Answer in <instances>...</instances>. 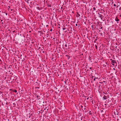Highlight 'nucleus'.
Segmentation results:
<instances>
[{
    "label": "nucleus",
    "instance_id": "1",
    "mask_svg": "<svg viewBox=\"0 0 121 121\" xmlns=\"http://www.w3.org/2000/svg\"><path fill=\"white\" fill-rule=\"evenodd\" d=\"M101 86V85L100 84L99 85V87H98V90H99V92L100 93H101L102 92V89H103V88H104V86H103V87H102L101 88H101H100V86ZM101 86H102V84L101 85Z\"/></svg>",
    "mask_w": 121,
    "mask_h": 121
},
{
    "label": "nucleus",
    "instance_id": "2",
    "mask_svg": "<svg viewBox=\"0 0 121 121\" xmlns=\"http://www.w3.org/2000/svg\"><path fill=\"white\" fill-rule=\"evenodd\" d=\"M14 78H13V76H11V77H10V79L12 81H14V80L15 81H16L17 79L16 76H15V77H14Z\"/></svg>",
    "mask_w": 121,
    "mask_h": 121
},
{
    "label": "nucleus",
    "instance_id": "3",
    "mask_svg": "<svg viewBox=\"0 0 121 121\" xmlns=\"http://www.w3.org/2000/svg\"><path fill=\"white\" fill-rule=\"evenodd\" d=\"M102 13L101 12L100 13H98L99 17L100 18L101 20L104 17V16L101 14Z\"/></svg>",
    "mask_w": 121,
    "mask_h": 121
},
{
    "label": "nucleus",
    "instance_id": "4",
    "mask_svg": "<svg viewBox=\"0 0 121 121\" xmlns=\"http://www.w3.org/2000/svg\"><path fill=\"white\" fill-rule=\"evenodd\" d=\"M111 60H112V61H111L112 64L113 65H115V63H116V60H112V59H111Z\"/></svg>",
    "mask_w": 121,
    "mask_h": 121
},
{
    "label": "nucleus",
    "instance_id": "5",
    "mask_svg": "<svg viewBox=\"0 0 121 121\" xmlns=\"http://www.w3.org/2000/svg\"><path fill=\"white\" fill-rule=\"evenodd\" d=\"M35 95L37 99H40V96L39 95H37V94H35Z\"/></svg>",
    "mask_w": 121,
    "mask_h": 121
},
{
    "label": "nucleus",
    "instance_id": "6",
    "mask_svg": "<svg viewBox=\"0 0 121 121\" xmlns=\"http://www.w3.org/2000/svg\"><path fill=\"white\" fill-rule=\"evenodd\" d=\"M8 65H4V69L5 70H6V67H8ZM10 68V67H8V68Z\"/></svg>",
    "mask_w": 121,
    "mask_h": 121
},
{
    "label": "nucleus",
    "instance_id": "7",
    "mask_svg": "<svg viewBox=\"0 0 121 121\" xmlns=\"http://www.w3.org/2000/svg\"><path fill=\"white\" fill-rule=\"evenodd\" d=\"M103 99L104 100H106L107 99V98L106 95H104L103 97Z\"/></svg>",
    "mask_w": 121,
    "mask_h": 121
},
{
    "label": "nucleus",
    "instance_id": "8",
    "mask_svg": "<svg viewBox=\"0 0 121 121\" xmlns=\"http://www.w3.org/2000/svg\"><path fill=\"white\" fill-rule=\"evenodd\" d=\"M95 26L94 25H92L91 26V27L92 29V30H95Z\"/></svg>",
    "mask_w": 121,
    "mask_h": 121
},
{
    "label": "nucleus",
    "instance_id": "9",
    "mask_svg": "<svg viewBox=\"0 0 121 121\" xmlns=\"http://www.w3.org/2000/svg\"><path fill=\"white\" fill-rule=\"evenodd\" d=\"M62 29L63 30H65V32H67V30H66V28L65 27H64L62 28Z\"/></svg>",
    "mask_w": 121,
    "mask_h": 121
},
{
    "label": "nucleus",
    "instance_id": "10",
    "mask_svg": "<svg viewBox=\"0 0 121 121\" xmlns=\"http://www.w3.org/2000/svg\"><path fill=\"white\" fill-rule=\"evenodd\" d=\"M115 20L117 22H118L119 21V19H118L117 17H116L115 19Z\"/></svg>",
    "mask_w": 121,
    "mask_h": 121
},
{
    "label": "nucleus",
    "instance_id": "11",
    "mask_svg": "<svg viewBox=\"0 0 121 121\" xmlns=\"http://www.w3.org/2000/svg\"><path fill=\"white\" fill-rule=\"evenodd\" d=\"M65 56H67V59L68 60H69V59H70V56H69V55H66Z\"/></svg>",
    "mask_w": 121,
    "mask_h": 121
},
{
    "label": "nucleus",
    "instance_id": "12",
    "mask_svg": "<svg viewBox=\"0 0 121 121\" xmlns=\"http://www.w3.org/2000/svg\"><path fill=\"white\" fill-rule=\"evenodd\" d=\"M80 16V14L78 13H77L76 14V17H78Z\"/></svg>",
    "mask_w": 121,
    "mask_h": 121
},
{
    "label": "nucleus",
    "instance_id": "13",
    "mask_svg": "<svg viewBox=\"0 0 121 121\" xmlns=\"http://www.w3.org/2000/svg\"><path fill=\"white\" fill-rule=\"evenodd\" d=\"M10 90H12L14 92H15L16 93L17 92V90H13V89H10Z\"/></svg>",
    "mask_w": 121,
    "mask_h": 121
},
{
    "label": "nucleus",
    "instance_id": "14",
    "mask_svg": "<svg viewBox=\"0 0 121 121\" xmlns=\"http://www.w3.org/2000/svg\"><path fill=\"white\" fill-rule=\"evenodd\" d=\"M2 60L0 59V65H1L2 64Z\"/></svg>",
    "mask_w": 121,
    "mask_h": 121
},
{
    "label": "nucleus",
    "instance_id": "15",
    "mask_svg": "<svg viewBox=\"0 0 121 121\" xmlns=\"http://www.w3.org/2000/svg\"><path fill=\"white\" fill-rule=\"evenodd\" d=\"M98 78L97 77H95L94 78V79H93V80L94 81H95V79H97Z\"/></svg>",
    "mask_w": 121,
    "mask_h": 121
},
{
    "label": "nucleus",
    "instance_id": "16",
    "mask_svg": "<svg viewBox=\"0 0 121 121\" xmlns=\"http://www.w3.org/2000/svg\"><path fill=\"white\" fill-rule=\"evenodd\" d=\"M36 8L38 10H40L41 9L39 7H37Z\"/></svg>",
    "mask_w": 121,
    "mask_h": 121
},
{
    "label": "nucleus",
    "instance_id": "17",
    "mask_svg": "<svg viewBox=\"0 0 121 121\" xmlns=\"http://www.w3.org/2000/svg\"><path fill=\"white\" fill-rule=\"evenodd\" d=\"M35 83L37 85H38V86H39V83H38L37 82H36Z\"/></svg>",
    "mask_w": 121,
    "mask_h": 121
},
{
    "label": "nucleus",
    "instance_id": "18",
    "mask_svg": "<svg viewBox=\"0 0 121 121\" xmlns=\"http://www.w3.org/2000/svg\"><path fill=\"white\" fill-rule=\"evenodd\" d=\"M106 95V96L107 98V99H108V98H109V95H107V94Z\"/></svg>",
    "mask_w": 121,
    "mask_h": 121
},
{
    "label": "nucleus",
    "instance_id": "19",
    "mask_svg": "<svg viewBox=\"0 0 121 121\" xmlns=\"http://www.w3.org/2000/svg\"><path fill=\"white\" fill-rule=\"evenodd\" d=\"M95 47L96 49H97V45H95Z\"/></svg>",
    "mask_w": 121,
    "mask_h": 121
},
{
    "label": "nucleus",
    "instance_id": "20",
    "mask_svg": "<svg viewBox=\"0 0 121 121\" xmlns=\"http://www.w3.org/2000/svg\"><path fill=\"white\" fill-rule=\"evenodd\" d=\"M39 87H35V89H39Z\"/></svg>",
    "mask_w": 121,
    "mask_h": 121
},
{
    "label": "nucleus",
    "instance_id": "21",
    "mask_svg": "<svg viewBox=\"0 0 121 121\" xmlns=\"http://www.w3.org/2000/svg\"><path fill=\"white\" fill-rule=\"evenodd\" d=\"M93 9L94 10H95V7H94L93 8Z\"/></svg>",
    "mask_w": 121,
    "mask_h": 121
},
{
    "label": "nucleus",
    "instance_id": "22",
    "mask_svg": "<svg viewBox=\"0 0 121 121\" xmlns=\"http://www.w3.org/2000/svg\"><path fill=\"white\" fill-rule=\"evenodd\" d=\"M89 60H91V57L90 56H89Z\"/></svg>",
    "mask_w": 121,
    "mask_h": 121
},
{
    "label": "nucleus",
    "instance_id": "23",
    "mask_svg": "<svg viewBox=\"0 0 121 121\" xmlns=\"http://www.w3.org/2000/svg\"><path fill=\"white\" fill-rule=\"evenodd\" d=\"M104 112V111H103V110H101V113H102V112Z\"/></svg>",
    "mask_w": 121,
    "mask_h": 121
},
{
    "label": "nucleus",
    "instance_id": "24",
    "mask_svg": "<svg viewBox=\"0 0 121 121\" xmlns=\"http://www.w3.org/2000/svg\"><path fill=\"white\" fill-rule=\"evenodd\" d=\"M48 7H51V4H50V5H48Z\"/></svg>",
    "mask_w": 121,
    "mask_h": 121
},
{
    "label": "nucleus",
    "instance_id": "25",
    "mask_svg": "<svg viewBox=\"0 0 121 121\" xmlns=\"http://www.w3.org/2000/svg\"><path fill=\"white\" fill-rule=\"evenodd\" d=\"M113 6L114 7H116V5L115 4H113Z\"/></svg>",
    "mask_w": 121,
    "mask_h": 121
},
{
    "label": "nucleus",
    "instance_id": "26",
    "mask_svg": "<svg viewBox=\"0 0 121 121\" xmlns=\"http://www.w3.org/2000/svg\"><path fill=\"white\" fill-rule=\"evenodd\" d=\"M65 46L66 47H67V45L66 44H65Z\"/></svg>",
    "mask_w": 121,
    "mask_h": 121
},
{
    "label": "nucleus",
    "instance_id": "27",
    "mask_svg": "<svg viewBox=\"0 0 121 121\" xmlns=\"http://www.w3.org/2000/svg\"><path fill=\"white\" fill-rule=\"evenodd\" d=\"M103 82H99V83H101L102 84H103Z\"/></svg>",
    "mask_w": 121,
    "mask_h": 121
},
{
    "label": "nucleus",
    "instance_id": "28",
    "mask_svg": "<svg viewBox=\"0 0 121 121\" xmlns=\"http://www.w3.org/2000/svg\"><path fill=\"white\" fill-rule=\"evenodd\" d=\"M84 105L85 106H84L85 108H84V109H86V108H85L86 107V106H85V105L84 104Z\"/></svg>",
    "mask_w": 121,
    "mask_h": 121
},
{
    "label": "nucleus",
    "instance_id": "29",
    "mask_svg": "<svg viewBox=\"0 0 121 121\" xmlns=\"http://www.w3.org/2000/svg\"><path fill=\"white\" fill-rule=\"evenodd\" d=\"M103 66H106V65H105L104 64H103Z\"/></svg>",
    "mask_w": 121,
    "mask_h": 121
},
{
    "label": "nucleus",
    "instance_id": "30",
    "mask_svg": "<svg viewBox=\"0 0 121 121\" xmlns=\"http://www.w3.org/2000/svg\"><path fill=\"white\" fill-rule=\"evenodd\" d=\"M97 40V38H96V39H95V41H96Z\"/></svg>",
    "mask_w": 121,
    "mask_h": 121
},
{
    "label": "nucleus",
    "instance_id": "31",
    "mask_svg": "<svg viewBox=\"0 0 121 121\" xmlns=\"http://www.w3.org/2000/svg\"><path fill=\"white\" fill-rule=\"evenodd\" d=\"M80 106L81 107V108H82L83 107V106L82 105H81Z\"/></svg>",
    "mask_w": 121,
    "mask_h": 121
},
{
    "label": "nucleus",
    "instance_id": "32",
    "mask_svg": "<svg viewBox=\"0 0 121 121\" xmlns=\"http://www.w3.org/2000/svg\"><path fill=\"white\" fill-rule=\"evenodd\" d=\"M52 29H50V31H52Z\"/></svg>",
    "mask_w": 121,
    "mask_h": 121
},
{
    "label": "nucleus",
    "instance_id": "33",
    "mask_svg": "<svg viewBox=\"0 0 121 121\" xmlns=\"http://www.w3.org/2000/svg\"><path fill=\"white\" fill-rule=\"evenodd\" d=\"M113 99H114V98H112L111 99V100H112V101H113Z\"/></svg>",
    "mask_w": 121,
    "mask_h": 121
},
{
    "label": "nucleus",
    "instance_id": "34",
    "mask_svg": "<svg viewBox=\"0 0 121 121\" xmlns=\"http://www.w3.org/2000/svg\"><path fill=\"white\" fill-rule=\"evenodd\" d=\"M103 28V27H100V29H102Z\"/></svg>",
    "mask_w": 121,
    "mask_h": 121
},
{
    "label": "nucleus",
    "instance_id": "35",
    "mask_svg": "<svg viewBox=\"0 0 121 121\" xmlns=\"http://www.w3.org/2000/svg\"><path fill=\"white\" fill-rule=\"evenodd\" d=\"M100 35H103V33H100Z\"/></svg>",
    "mask_w": 121,
    "mask_h": 121
},
{
    "label": "nucleus",
    "instance_id": "36",
    "mask_svg": "<svg viewBox=\"0 0 121 121\" xmlns=\"http://www.w3.org/2000/svg\"><path fill=\"white\" fill-rule=\"evenodd\" d=\"M75 25L76 26H78V24H76Z\"/></svg>",
    "mask_w": 121,
    "mask_h": 121
},
{
    "label": "nucleus",
    "instance_id": "37",
    "mask_svg": "<svg viewBox=\"0 0 121 121\" xmlns=\"http://www.w3.org/2000/svg\"><path fill=\"white\" fill-rule=\"evenodd\" d=\"M5 14H6V15H7V13H5Z\"/></svg>",
    "mask_w": 121,
    "mask_h": 121
},
{
    "label": "nucleus",
    "instance_id": "38",
    "mask_svg": "<svg viewBox=\"0 0 121 121\" xmlns=\"http://www.w3.org/2000/svg\"><path fill=\"white\" fill-rule=\"evenodd\" d=\"M0 93H2V91H0Z\"/></svg>",
    "mask_w": 121,
    "mask_h": 121
},
{
    "label": "nucleus",
    "instance_id": "39",
    "mask_svg": "<svg viewBox=\"0 0 121 121\" xmlns=\"http://www.w3.org/2000/svg\"><path fill=\"white\" fill-rule=\"evenodd\" d=\"M99 32H101V30H99Z\"/></svg>",
    "mask_w": 121,
    "mask_h": 121
},
{
    "label": "nucleus",
    "instance_id": "40",
    "mask_svg": "<svg viewBox=\"0 0 121 121\" xmlns=\"http://www.w3.org/2000/svg\"><path fill=\"white\" fill-rule=\"evenodd\" d=\"M78 26H79L78 27H79V26H80V24H78Z\"/></svg>",
    "mask_w": 121,
    "mask_h": 121
},
{
    "label": "nucleus",
    "instance_id": "41",
    "mask_svg": "<svg viewBox=\"0 0 121 121\" xmlns=\"http://www.w3.org/2000/svg\"><path fill=\"white\" fill-rule=\"evenodd\" d=\"M4 65H6V63H4Z\"/></svg>",
    "mask_w": 121,
    "mask_h": 121
},
{
    "label": "nucleus",
    "instance_id": "42",
    "mask_svg": "<svg viewBox=\"0 0 121 121\" xmlns=\"http://www.w3.org/2000/svg\"><path fill=\"white\" fill-rule=\"evenodd\" d=\"M29 32L30 33V32H31V31H29Z\"/></svg>",
    "mask_w": 121,
    "mask_h": 121
},
{
    "label": "nucleus",
    "instance_id": "43",
    "mask_svg": "<svg viewBox=\"0 0 121 121\" xmlns=\"http://www.w3.org/2000/svg\"><path fill=\"white\" fill-rule=\"evenodd\" d=\"M90 69H92V68H91V67H90Z\"/></svg>",
    "mask_w": 121,
    "mask_h": 121
},
{
    "label": "nucleus",
    "instance_id": "44",
    "mask_svg": "<svg viewBox=\"0 0 121 121\" xmlns=\"http://www.w3.org/2000/svg\"><path fill=\"white\" fill-rule=\"evenodd\" d=\"M89 97H88V98H87V99H89Z\"/></svg>",
    "mask_w": 121,
    "mask_h": 121
},
{
    "label": "nucleus",
    "instance_id": "45",
    "mask_svg": "<svg viewBox=\"0 0 121 121\" xmlns=\"http://www.w3.org/2000/svg\"><path fill=\"white\" fill-rule=\"evenodd\" d=\"M13 9H11V11H13Z\"/></svg>",
    "mask_w": 121,
    "mask_h": 121
},
{
    "label": "nucleus",
    "instance_id": "46",
    "mask_svg": "<svg viewBox=\"0 0 121 121\" xmlns=\"http://www.w3.org/2000/svg\"><path fill=\"white\" fill-rule=\"evenodd\" d=\"M58 28H60V26H58Z\"/></svg>",
    "mask_w": 121,
    "mask_h": 121
},
{
    "label": "nucleus",
    "instance_id": "47",
    "mask_svg": "<svg viewBox=\"0 0 121 121\" xmlns=\"http://www.w3.org/2000/svg\"><path fill=\"white\" fill-rule=\"evenodd\" d=\"M1 22H2V21H3V20H1Z\"/></svg>",
    "mask_w": 121,
    "mask_h": 121
},
{
    "label": "nucleus",
    "instance_id": "48",
    "mask_svg": "<svg viewBox=\"0 0 121 121\" xmlns=\"http://www.w3.org/2000/svg\"><path fill=\"white\" fill-rule=\"evenodd\" d=\"M40 48H40V47H39V49H40Z\"/></svg>",
    "mask_w": 121,
    "mask_h": 121
},
{
    "label": "nucleus",
    "instance_id": "49",
    "mask_svg": "<svg viewBox=\"0 0 121 121\" xmlns=\"http://www.w3.org/2000/svg\"><path fill=\"white\" fill-rule=\"evenodd\" d=\"M96 41H95H95H94V43H96Z\"/></svg>",
    "mask_w": 121,
    "mask_h": 121
},
{
    "label": "nucleus",
    "instance_id": "50",
    "mask_svg": "<svg viewBox=\"0 0 121 121\" xmlns=\"http://www.w3.org/2000/svg\"><path fill=\"white\" fill-rule=\"evenodd\" d=\"M66 80L65 81V83H66Z\"/></svg>",
    "mask_w": 121,
    "mask_h": 121
},
{
    "label": "nucleus",
    "instance_id": "51",
    "mask_svg": "<svg viewBox=\"0 0 121 121\" xmlns=\"http://www.w3.org/2000/svg\"><path fill=\"white\" fill-rule=\"evenodd\" d=\"M120 17H121V15H120Z\"/></svg>",
    "mask_w": 121,
    "mask_h": 121
},
{
    "label": "nucleus",
    "instance_id": "52",
    "mask_svg": "<svg viewBox=\"0 0 121 121\" xmlns=\"http://www.w3.org/2000/svg\"><path fill=\"white\" fill-rule=\"evenodd\" d=\"M53 39H55V38H53Z\"/></svg>",
    "mask_w": 121,
    "mask_h": 121
},
{
    "label": "nucleus",
    "instance_id": "53",
    "mask_svg": "<svg viewBox=\"0 0 121 121\" xmlns=\"http://www.w3.org/2000/svg\"><path fill=\"white\" fill-rule=\"evenodd\" d=\"M105 82V81H104L103 82Z\"/></svg>",
    "mask_w": 121,
    "mask_h": 121
},
{
    "label": "nucleus",
    "instance_id": "54",
    "mask_svg": "<svg viewBox=\"0 0 121 121\" xmlns=\"http://www.w3.org/2000/svg\"><path fill=\"white\" fill-rule=\"evenodd\" d=\"M30 116H30H30H29V118H30Z\"/></svg>",
    "mask_w": 121,
    "mask_h": 121
},
{
    "label": "nucleus",
    "instance_id": "55",
    "mask_svg": "<svg viewBox=\"0 0 121 121\" xmlns=\"http://www.w3.org/2000/svg\"><path fill=\"white\" fill-rule=\"evenodd\" d=\"M4 100L5 101H6V100H5V99H4Z\"/></svg>",
    "mask_w": 121,
    "mask_h": 121
},
{
    "label": "nucleus",
    "instance_id": "56",
    "mask_svg": "<svg viewBox=\"0 0 121 121\" xmlns=\"http://www.w3.org/2000/svg\"><path fill=\"white\" fill-rule=\"evenodd\" d=\"M59 43H61V41H60Z\"/></svg>",
    "mask_w": 121,
    "mask_h": 121
},
{
    "label": "nucleus",
    "instance_id": "57",
    "mask_svg": "<svg viewBox=\"0 0 121 121\" xmlns=\"http://www.w3.org/2000/svg\"><path fill=\"white\" fill-rule=\"evenodd\" d=\"M108 21V20H107V21Z\"/></svg>",
    "mask_w": 121,
    "mask_h": 121
},
{
    "label": "nucleus",
    "instance_id": "58",
    "mask_svg": "<svg viewBox=\"0 0 121 121\" xmlns=\"http://www.w3.org/2000/svg\"><path fill=\"white\" fill-rule=\"evenodd\" d=\"M118 7V6L117 5V8Z\"/></svg>",
    "mask_w": 121,
    "mask_h": 121
},
{
    "label": "nucleus",
    "instance_id": "59",
    "mask_svg": "<svg viewBox=\"0 0 121 121\" xmlns=\"http://www.w3.org/2000/svg\"><path fill=\"white\" fill-rule=\"evenodd\" d=\"M113 2H112V4H113Z\"/></svg>",
    "mask_w": 121,
    "mask_h": 121
},
{
    "label": "nucleus",
    "instance_id": "60",
    "mask_svg": "<svg viewBox=\"0 0 121 121\" xmlns=\"http://www.w3.org/2000/svg\"><path fill=\"white\" fill-rule=\"evenodd\" d=\"M6 104H7V102H6Z\"/></svg>",
    "mask_w": 121,
    "mask_h": 121
},
{
    "label": "nucleus",
    "instance_id": "61",
    "mask_svg": "<svg viewBox=\"0 0 121 121\" xmlns=\"http://www.w3.org/2000/svg\"><path fill=\"white\" fill-rule=\"evenodd\" d=\"M15 32V31H13V32Z\"/></svg>",
    "mask_w": 121,
    "mask_h": 121
},
{
    "label": "nucleus",
    "instance_id": "62",
    "mask_svg": "<svg viewBox=\"0 0 121 121\" xmlns=\"http://www.w3.org/2000/svg\"><path fill=\"white\" fill-rule=\"evenodd\" d=\"M93 38H95V37H94Z\"/></svg>",
    "mask_w": 121,
    "mask_h": 121
},
{
    "label": "nucleus",
    "instance_id": "63",
    "mask_svg": "<svg viewBox=\"0 0 121 121\" xmlns=\"http://www.w3.org/2000/svg\"><path fill=\"white\" fill-rule=\"evenodd\" d=\"M106 64H107V63H106Z\"/></svg>",
    "mask_w": 121,
    "mask_h": 121
},
{
    "label": "nucleus",
    "instance_id": "64",
    "mask_svg": "<svg viewBox=\"0 0 121 121\" xmlns=\"http://www.w3.org/2000/svg\"><path fill=\"white\" fill-rule=\"evenodd\" d=\"M70 28H71V29H72V27H70Z\"/></svg>",
    "mask_w": 121,
    "mask_h": 121
}]
</instances>
